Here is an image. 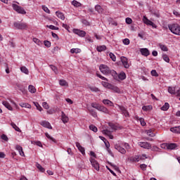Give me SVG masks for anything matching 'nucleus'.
<instances>
[{
  "label": "nucleus",
  "mask_w": 180,
  "mask_h": 180,
  "mask_svg": "<svg viewBox=\"0 0 180 180\" xmlns=\"http://www.w3.org/2000/svg\"><path fill=\"white\" fill-rule=\"evenodd\" d=\"M108 126L110 127L112 130H117V129H118L117 125H116L115 124H113L112 122L108 123Z\"/></svg>",
  "instance_id": "obj_38"
},
{
  "label": "nucleus",
  "mask_w": 180,
  "mask_h": 180,
  "mask_svg": "<svg viewBox=\"0 0 180 180\" xmlns=\"http://www.w3.org/2000/svg\"><path fill=\"white\" fill-rule=\"evenodd\" d=\"M168 92H169V94H171L172 95H176V91H175V87L169 86L168 88Z\"/></svg>",
  "instance_id": "obj_31"
},
{
  "label": "nucleus",
  "mask_w": 180,
  "mask_h": 180,
  "mask_svg": "<svg viewBox=\"0 0 180 180\" xmlns=\"http://www.w3.org/2000/svg\"><path fill=\"white\" fill-rule=\"evenodd\" d=\"M124 147L126 148V150H130V145H129V143H124Z\"/></svg>",
  "instance_id": "obj_63"
},
{
  "label": "nucleus",
  "mask_w": 180,
  "mask_h": 180,
  "mask_svg": "<svg viewBox=\"0 0 180 180\" xmlns=\"http://www.w3.org/2000/svg\"><path fill=\"white\" fill-rule=\"evenodd\" d=\"M170 131L180 134V126L170 128Z\"/></svg>",
  "instance_id": "obj_22"
},
{
  "label": "nucleus",
  "mask_w": 180,
  "mask_h": 180,
  "mask_svg": "<svg viewBox=\"0 0 180 180\" xmlns=\"http://www.w3.org/2000/svg\"><path fill=\"white\" fill-rule=\"evenodd\" d=\"M115 150L119 151V153H120L121 154H126V149H124V148L121 147L120 145L115 144Z\"/></svg>",
  "instance_id": "obj_11"
},
{
  "label": "nucleus",
  "mask_w": 180,
  "mask_h": 180,
  "mask_svg": "<svg viewBox=\"0 0 180 180\" xmlns=\"http://www.w3.org/2000/svg\"><path fill=\"white\" fill-rule=\"evenodd\" d=\"M97 51H98L99 53L102 52V51H105V50H106V46L103 45V46H98L96 48Z\"/></svg>",
  "instance_id": "obj_30"
},
{
  "label": "nucleus",
  "mask_w": 180,
  "mask_h": 180,
  "mask_svg": "<svg viewBox=\"0 0 180 180\" xmlns=\"http://www.w3.org/2000/svg\"><path fill=\"white\" fill-rule=\"evenodd\" d=\"M91 106L93 108H94V109H97L98 110V108L99 107V104H97L96 103H91Z\"/></svg>",
  "instance_id": "obj_61"
},
{
  "label": "nucleus",
  "mask_w": 180,
  "mask_h": 180,
  "mask_svg": "<svg viewBox=\"0 0 180 180\" xmlns=\"http://www.w3.org/2000/svg\"><path fill=\"white\" fill-rule=\"evenodd\" d=\"M88 88L90 89V91H91V92H99L101 91L98 87L95 86L88 85Z\"/></svg>",
  "instance_id": "obj_26"
},
{
  "label": "nucleus",
  "mask_w": 180,
  "mask_h": 180,
  "mask_svg": "<svg viewBox=\"0 0 180 180\" xmlns=\"http://www.w3.org/2000/svg\"><path fill=\"white\" fill-rule=\"evenodd\" d=\"M142 109L145 110V112H148V110H151L153 107L151 105H144L142 107Z\"/></svg>",
  "instance_id": "obj_41"
},
{
  "label": "nucleus",
  "mask_w": 180,
  "mask_h": 180,
  "mask_svg": "<svg viewBox=\"0 0 180 180\" xmlns=\"http://www.w3.org/2000/svg\"><path fill=\"white\" fill-rule=\"evenodd\" d=\"M15 150L19 152V154L21 155V157H25V152H23V148H22V146L19 145L15 146Z\"/></svg>",
  "instance_id": "obj_15"
},
{
  "label": "nucleus",
  "mask_w": 180,
  "mask_h": 180,
  "mask_svg": "<svg viewBox=\"0 0 180 180\" xmlns=\"http://www.w3.org/2000/svg\"><path fill=\"white\" fill-rule=\"evenodd\" d=\"M32 144H36V146H38V147H43V145L40 141L32 142Z\"/></svg>",
  "instance_id": "obj_53"
},
{
  "label": "nucleus",
  "mask_w": 180,
  "mask_h": 180,
  "mask_svg": "<svg viewBox=\"0 0 180 180\" xmlns=\"http://www.w3.org/2000/svg\"><path fill=\"white\" fill-rule=\"evenodd\" d=\"M70 53L72 54H78V53H81V49H72L70 50Z\"/></svg>",
  "instance_id": "obj_36"
},
{
  "label": "nucleus",
  "mask_w": 180,
  "mask_h": 180,
  "mask_svg": "<svg viewBox=\"0 0 180 180\" xmlns=\"http://www.w3.org/2000/svg\"><path fill=\"white\" fill-rule=\"evenodd\" d=\"M89 161L96 171H99V163L94 158H90Z\"/></svg>",
  "instance_id": "obj_6"
},
{
  "label": "nucleus",
  "mask_w": 180,
  "mask_h": 180,
  "mask_svg": "<svg viewBox=\"0 0 180 180\" xmlns=\"http://www.w3.org/2000/svg\"><path fill=\"white\" fill-rule=\"evenodd\" d=\"M61 120L64 124L68 123V120H70V119L67 117V115H65V113H64V112H62Z\"/></svg>",
  "instance_id": "obj_19"
},
{
  "label": "nucleus",
  "mask_w": 180,
  "mask_h": 180,
  "mask_svg": "<svg viewBox=\"0 0 180 180\" xmlns=\"http://www.w3.org/2000/svg\"><path fill=\"white\" fill-rule=\"evenodd\" d=\"M42 106L44 108V109H49V103H47V102L42 103Z\"/></svg>",
  "instance_id": "obj_60"
},
{
  "label": "nucleus",
  "mask_w": 180,
  "mask_h": 180,
  "mask_svg": "<svg viewBox=\"0 0 180 180\" xmlns=\"http://www.w3.org/2000/svg\"><path fill=\"white\" fill-rule=\"evenodd\" d=\"M139 122H140V123H141V126H146V121H144V118H140L139 119Z\"/></svg>",
  "instance_id": "obj_57"
},
{
  "label": "nucleus",
  "mask_w": 180,
  "mask_h": 180,
  "mask_svg": "<svg viewBox=\"0 0 180 180\" xmlns=\"http://www.w3.org/2000/svg\"><path fill=\"white\" fill-rule=\"evenodd\" d=\"M138 145L142 148H146V150H151V143L148 142H139Z\"/></svg>",
  "instance_id": "obj_7"
},
{
  "label": "nucleus",
  "mask_w": 180,
  "mask_h": 180,
  "mask_svg": "<svg viewBox=\"0 0 180 180\" xmlns=\"http://www.w3.org/2000/svg\"><path fill=\"white\" fill-rule=\"evenodd\" d=\"M95 9L96 12H98V13H102V12H103V8H102V6H101L100 5H96L95 6Z\"/></svg>",
  "instance_id": "obj_33"
},
{
  "label": "nucleus",
  "mask_w": 180,
  "mask_h": 180,
  "mask_svg": "<svg viewBox=\"0 0 180 180\" xmlns=\"http://www.w3.org/2000/svg\"><path fill=\"white\" fill-rule=\"evenodd\" d=\"M141 54L142 56H144L145 57H148V55L150 54V51L147 48L141 49Z\"/></svg>",
  "instance_id": "obj_17"
},
{
  "label": "nucleus",
  "mask_w": 180,
  "mask_h": 180,
  "mask_svg": "<svg viewBox=\"0 0 180 180\" xmlns=\"http://www.w3.org/2000/svg\"><path fill=\"white\" fill-rule=\"evenodd\" d=\"M59 84L61 86H68V82H67V81L64 80V79H60L59 81Z\"/></svg>",
  "instance_id": "obj_35"
},
{
  "label": "nucleus",
  "mask_w": 180,
  "mask_h": 180,
  "mask_svg": "<svg viewBox=\"0 0 180 180\" xmlns=\"http://www.w3.org/2000/svg\"><path fill=\"white\" fill-rule=\"evenodd\" d=\"M72 5H73V6H75L76 8H79V6H81V3L77 1L76 0H74L72 1Z\"/></svg>",
  "instance_id": "obj_40"
},
{
  "label": "nucleus",
  "mask_w": 180,
  "mask_h": 180,
  "mask_svg": "<svg viewBox=\"0 0 180 180\" xmlns=\"http://www.w3.org/2000/svg\"><path fill=\"white\" fill-rule=\"evenodd\" d=\"M36 167L41 172H44V171H46V169L39 163H37Z\"/></svg>",
  "instance_id": "obj_43"
},
{
  "label": "nucleus",
  "mask_w": 180,
  "mask_h": 180,
  "mask_svg": "<svg viewBox=\"0 0 180 180\" xmlns=\"http://www.w3.org/2000/svg\"><path fill=\"white\" fill-rule=\"evenodd\" d=\"M42 9L43 11H44V12H46V13H50V10L49 9V8H47V6H42Z\"/></svg>",
  "instance_id": "obj_55"
},
{
  "label": "nucleus",
  "mask_w": 180,
  "mask_h": 180,
  "mask_svg": "<svg viewBox=\"0 0 180 180\" xmlns=\"http://www.w3.org/2000/svg\"><path fill=\"white\" fill-rule=\"evenodd\" d=\"M140 168L143 171H146V169H147V165L146 164H141L140 165Z\"/></svg>",
  "instance_id": "obj_56"
},
{
  "label": "nucleus",
  "mask_w": 180,
  "mask_h": 180,
  "mask_svg": "<svg viewBox=\"0 0 180 180\" xmlns=\"http://www.w3.org/2000/svg\"><path fill=\"white\" fill-rule=\"evenodd\" d=\"M119 109L121 110L122 114L124 115L126 117H130V114L129 113V111H127V109L124 108V106H119Z\"/></svg>",
  "instance_id": "obj_9"
},
{
  "label": "nucleus",
  "mask_w": 180,
  "mask_h": 180,
  "mask_svg": "<svg viewBox=\"0 0 180 180\" xmlns=\"http://www.w3.org/2000/svg\"><path fill=\"white\" fill-rule=\"evenodd\" d=\"M13 8L15 12H18V13H21L22 15H26V11L21 6H18V4H12Z\"/></svg>",
  "instance_id": "obj_5"
},
{
  "label": "nucleus",
  "mask_w": 180,
  "mask_h": 180,
  "mask_svg": "<svg viewBox=\"0 0 180 180\" xmlns=\"http://www.w3.org/2000/svg\"><path fill=\"white\" fill-rule=\"evenodd\" d=\"M122 43L125 44V46H129L130 44V39L126 38L122 41Z\"/></svg>",
  "instance_id": "obj_50"
},
{
  "label": "nucleus",
  "mask_w": 180,
  "mask_h": 180,
  "mask_svg": "<svg viewBox=\"0 0 180 180\" xmlns=\"http://www.w3.org/2000/svg\"><path fill=\"white\" fill-rule=\"evenodd\" d=\"M109 56H110V58H111V60H112V61H116V56H115V54H113V53H109Z\"/></svg>",
  "instance_id": "obj_49"
},
{
  "label": "nucleus",
  "mask_w": 180,
  "mask_h": 180,
  "mask_svg": "<svg viewBox=\"0 0 180 180\" xmlns=\"http://www.w3.org/2000/svg\"><path fill=\"white\" fill-rule=\"evenodd\" d=\"M41 126H43V127H46V129H53V127H51V124L50 122L47 121H41L40 122Z\"/></svg>",
  "instance_id": "obj_14"
},
{
  "label": "nucleus",
  "mask_w": 180,
  "mask_h": 180,
  "mask_svg": "<svg viewBox=\"0 0 180 180\" xmlns=\"http://www.w3.org/2000/svg\"><path fill=\"white\" fill-rule=\"evenodd\" d=\"M103 133L106 136H108L109 139L113 140V135H112V131H109L108 129H103Z\"/></svg>",
  "instance_id": "obj_20"
},
{
  "label": "nucleus",
  "mask_w": 180,
  "mask_h": 180,
  "mask_svg": "<svg viewBox=\"0 0 180 180\" xmlns=\"http://www.w3.org/2000/svg\"><path fill=\"white\" fill-rule=\"evenodd\" d=\"M121 61H122L124 68H129V67H130V65L129 64V62L127 61V58H126L124 56H122Z\"/></svg>",
  "instance_id": "obj_12"
},
{
  "label": "nucleus",
  "mask_w": 180,
  "mask_h": 180,
  "mask_svg": "<svg viewBox=\"0 0 180 180\" xmlns=\"http://www.w3.org/2000/svg\"><path fill=\"white\" fill-rule=\"evenodd\" d=\"M151 75H153V77H158V73H157L155 70H153L151 71Z\"/></svg>",
  "instance_id": "obj_59"
},
{
  "label": "nucleus",
  "mask_w": 180,
  "mask_h": 180,
  "mask_svg": "<svg viewBox=\"0 0 180 180\" xmlns=\"http://www.w3.org/2000/svg\"><path fill=\"white\" fill-rule=\"evenodd\" d=\"M35 106L37 110H39V112H41V110H43V108H41V106L40 105V104H39V103H36Z\"/></svg>",
  "instance_id": "obj_54"
},
{
  "label": "nucleus",
  "mask_w": 180,
  "mask_h": 180,
  "mask_svg": "<svg viewBox=\"0 0 180 180\" xmlns=\"http://www.w3.org/2000/svg\"><path fill=\"white\" fill-rule=\"evenodd\" d=\"M125 22L127 25H131V23H133V20H131L130 18H127L125 19Z\"/></svg>",
  "instance_id": "obj_52"
},
{
  "label": "nucleus",
  "mask_w": 180,
  "mask_h": 180,
  "mask_svg": "<svg viewBox=\"0 0 180 180\" xmlns=\"http://www.w3.org/2000/svg\"><path fill=\"white\" fill-rule=\"evenodd\" d=\"M130 162H139L140 161V156L136 155L129 158Z\"/></svg>",
  "instance_id": "obj_21"
},
{
  "label": "nucleus",
  "mask_w": 180,
  "mask_h": 180,
  "mask_svg": "<svg viewBox=\"0 0 180 180\" xmlns=\"http://www.w3.org/2000/svg\"><path fill=\"white\" fill-rule=\"evenodd\" d=\"M46 137H47L49 140L53 141V143H57V141H56V139L53 138L49 133H45Z\"/></svg>",
  "instance_id": "obj_39"
},
{
  "label": "nucleus",
  "mask_w": 180,
  "mask_h": 180,
  "mask_svg": "<svg viewBox=\"0 0 180 180\" xmlns=\"http://www.w3.org/2000/svg\"><path fill=\"white\" fill-rule=\"evenodd\" d=\"M112 77L117 80L120 79L121 81H123L124 79H126V73L122 72L117 75L115 70H112Z\"/></svg>",
  "instance_id": "obj_4"
},
{
  "label": "nucleus",
  "mask_w": 180,
  "mask_h": 180,
  "mask_svg": "<svg viewBox=\"0 0 180 180\" xmlns=\"http://www.w3.org/2000/svg\"><path fill=\"white\" fill-rule=\"evenodd\" d=\"M97 110H99V112H103V113H105L106 115H109V110H108V108L103 105H98Z\"/></svg>",
  "instance_id": "obj_13"
},
{
  "label": "nucleus",
  "mask_w": 180,
  "mask_h": 180,
  "mask_svg": "<svg viewBox=\"0 0 180 180\" xmlns=\"http://www.w3.org/2000/svg\"><path fill=\"white\" fill-rule=\"evenodd\" d=\"M147 134L150 136V137H155V134H154L153 132V130L149 129L147 131Z\"/></svg>",
  "instance_id": "obj_45"
},
{
  "label": "nucleus",
  "mask_w": 180,
  "mask_h": 180,
  "mask_svg": "<svg viewBox=\"0 0 180 180\" xmlns=\"http://www.w3.org/2000/svg\"><path fill=\"white\" fill-rule=\"evenodd\" d=\"M167 150H175L178 145L176 143H167L166 145Z\"/></svg>",
  "instance_id": "obj_18"
},
{
  "label": "nucleus",
  "mask_w": 180,
  "mask_h": 180,
  "mask_svg": "<svg viewBox=\"0 0 180 180\" xmlns=\"http://www.w3.org/2000/svg\"><path fill=\"white\" fill-rule=\"evenodd\" d=\"M169 109V103H165L162 107H161V110L167 111Z\"/></svg>",
  "instance_id": "obj_34"
},
{
  "label": "nucleus",
  "mask_w": 180,
  "mask_h": 180,
  "mask_svg": "<svg viewBox=\"0 0 180 180\" xmlns=\"http://www.w3.org/2000/svg\"><path fill=\"white\" fill-rule=\"evenodd\" d=\"M87 110L89 112L90 115H91V116H93V117H96L97 113L95 110L89 107V108H87Z\"/></svg>",
  "instance_id": "obj_23"
},
{
  "label": "nucleus",
  "mask_w": 180,
  "mask_h": 180,
  "mask_svg": "<svg viewBox=\"0 0 180 180\" xmlns=\"http://www.w3.org/2000/svg\"><path fill=\"white\" fill-rule=\"evenodd\" d=\"M20 106H21V108H27V109H30L32 108V105H30V104L25 103H20Z\"/></svg>",
  "instance_id": "obj_37"
},
{
  "label": "nucleus",
  "mask_w": 180,
  "mask_h": 180,
  "mask_svg": "<svg viewBox=\"0 0 180 180\" xmlns=\"http://www.w3.org/2000/svg\"><path fill=\"white\" fill-rule=\"evenodd\" d=\"M44 44L46 47H51V43L49 41H44Z\"/></svg>",
  "instance_id": "obj_58"
},
{
  "label": "nucleus",
  "mask_w": 180,
  "mask_h": 180,
  "mask_svg": "<svg viewBox=\"0 0 180 180\" xmlns=\"http://www.w3.org/2000/svg\"><path fill=\"white\" fill-rule=\"evenodd\" d=\"M1 139L4 140V141H8V136L5 134L1 135Z\"/></svg>",
  "instance_id": "obj_62"
},
{
  "label": "nucleus",
  "mask_w": 180,
  "mask_h": 180,
  "mask_svg": "<svg viewBox=\"0 0 180 180\" xmlns=\"http://www.w3.org/2000/svg\"><path fill=\"white\" fill-rule=\"evenodd\" d=\"M20 71L22 72L26 75H29V70L27 69V68H26L25 66H22L20 68Z\"/></svg>",
  "instance_id": "obj_32"
},
{
  "label": "nucleus",
  "mask_w": 180,
  "mask_h": 180,
  "mask_svg": "<svg viewBox=\"0 0 180 180\" xmlns=\"http://www.w3.org/2000/svg\"><path fill=\"white\" fill-rule=\"evenodd\" d=\"M99 68L102 74H104L105 75H108V74H112V75H113V70H110L108 65H101Z\"/></svg>",
  "instance_id": "obj_2"
},
{
  "label": "nucleus",
  "mask_w": 180,
  "mask_h": 180,
  "mask_svg": "<svg viewBox=\"0 0 180 180\" xmlns=\"http://www.w3.org/2000/svg\"><path fill=\"white\" fill-rule=\"evenodd\" d=\"M89 129L90 130H92V131H94V133H96V131H98V128L94 124L90 125Z\"/></svg>",
  "instance_id": "obj_44"
},
{
  "label": "nucleus",
  "mask_w": 180,
  "mask_h": 180,
  "mask_svg": "<svg viewBox=\"0 0 180 180\" xmlns=\"http://www.w3.org/2000/svg\"><path fill=\"white\" fill-rule=\"evenodd\" d=\"M56 15L59 19H61V20H64V19H65V16H64V14L60 11H56Z\"/></svg>",
  "instance_id": "obj_27"
},
{
  "label": "nucleus",
  "mask_w": 180,
  "mask_h": 180,
  "mask_svg": "<svg viewBox=\"0 0 180 180\" xmlns=\"http://www.w3.org/2000/svg\"><path fill=\"white\" fill-rule=\"evenodd\" d=\"M159 46L162 51H168V47H167V46L160 44Z\"/></svg>",
  "instance_id": "obj_42"
},
{
  "label": "nucleus",
  "mask_w": 180,
  "mask_h": 180,
  "mask_svg": "<svg viewBox=\"0 0 180 180\" xmlns=\"http://www.w3.org/2000/svg\"><path fill=\"white\" fill-rule=\"evenodd\" d=\"M13 26L15 29H18L19 30H26V29H27V24L25 22H15Z\"/></svg>",
  "instance_id": "obj_3"
},
{
  "label": "nucleus",
  "mask_w": 180,
  "mask_h": 180,
  "mask_svg": "<svg viewBox=\"0 0 180 180\" xmlns=\"http://www.w3.org/2000/svg\"><path fill=\"white\" fill-rule=\"evenodd\" d=\"M46 27H49V29H51V30H58V27L51 25H46Z\"/></svg>",
  "instance_id": "obj_51"
},
{
  "label": "nucleus",
  "mask_w": 180,
  "mask_h": 180,
  "mask_svg": "<svg viewBox=\"0 0 180 180\" xmlns=\"http://www.w3.org/2000/svg\"><path fill=\"white\" fill-rule=\"evenodd\" d=\"M4 106H5V108H6V109H8V110H13V108H12V105H11V104H9V103H8V101H3L2 102Z\"/></svg>",
  "instance_id": "obj_25"
},
{
  "label": "nucleus",
  "mask_w": 180,
  "mask_h": 180,
  "mask_svg": "<svg viewBox=\"0 0 180 180\" xmlns=\"http://www.w3.org/2000/svg\"><path fill=\"white\" fill-rule=\"evenodd\" d=\"M50 68H51L52 71L55 72V74H58V69H57V67L51 65Z\"/></svg>",
  "instance_id": "obj_48"
},
{
  "label": "nucleus",
  "mask_w": 180,
  "mask_h": 180,
  "mask_svg": "<svg viewBox=\"0 0 180 180\" xmlns=\"http://www.w3.org/2000/svg\"><path fill=\"white\" fill-rule=\"evenodd\" d=\"M143 22L145 23V25H148L149 26H152V27H157V25L154 22H153L151 20H148L147 17L143 16Z\"/></svg>",
  "instance_id": "obj_8"
},
{
  "label": "nucleus",
  "mask_w": 180,
  "mask_h": 180,
  "mask_svg": "<svg viewBox=\"0 0 180 180\" xmlns=\"http://www.w3.org/2000/svg\"><path fill=\"white\" fill-rule=\"evenodd\" d=\"M28 91L31 94H36V87H34V86H33V85H30L28 86Z\"/></svg>",
  "instance_id": "obj_29"
},
{
  "label": "nucleus",
  "mask_w": 180,
  "mask_h": 180,
  "mask_svg": "<svg viewBox=\"0 0 180 180\" xmlns=\"http://www.w3.org/2000/svg\"><path fill=\"white\" fill-rule=\"evenodd\" d=\"M17 86L18 87L19 91L22 92V94H26V90L25 89V88L22 87V85L17 84Z\"/></svg>",
  "instance_id": "obj_46"
},
{
  "label": "nucleus",
  "mask_w": 180,
  "mask_h": 180,
  "mask_svg": "<svg viewBox=\"0 0 180 180\" xmlns=\"http://www.w3.org/2000/svg\"><path fill=\"white\" fill-rule=\"evenodd\" d=\"M103 103L104 105H108V106H113V102H112L111 101H110L108 99L103 100Z\"/></svg>",
  "instance_id": "obj_28"
},
{
  "label": "nucleus",
  "mask_w": 180,
  "mask_h": 180,
  "mask_svg": "<svg viewBox=\"0 0 180 180\" xmlns=\"http://www.w3.org/2000/svg\"><path fill=\"white\" fill-rule=\"evenodd\" d=\"M73 32L75 34H77L78 36H80V37H84V36L86 34V32L85 31L79 30L77 29L73 30Z\"/></svg>",
  "instance_id": "obj_10"
},
{
  "label": "nucleus",
  "mask_w": 180,
  "mask_h": 180,
  "mask_svg": "<svg viewBox=\"0 0 180 180\" xmlns=\"http://www.w3.org/2000/svg\"><path fill=\"white\" fill-rule=\"evenodd\" d=\"M162 58L164 61H165L166 63H169V57H168V55L167 54L162 55Z\"/></svg>",
  "instance_id": "obj_47"
},
{
  "label": "nucleus",
  "mask_w": 180,
  "mask_h": 180,
  "mask_svg": "<svg viewBox=\"0 0 180 180\" xmlns=\"http://www.w3.org/2000/svg\"><path fill=\"white\" fill-rule=\"evenodd\" d=\"M169 30L173 33V34H176L180 36V26L178 24H171L168 25Z\"/></svg>",
  "instance_id": "obj_1"
},
{
  "label": "nucleus",
  "mask_w": 180,
  "mask_h": 180,
  "mask_svg": "<svg viewBox=\"0 0 180 180\" xmlns=\"http://www.w3.org/2000/svg\"><path fill=\"white\" fill-rule=\"evenodd\" d=\"M147 158L146 155H139V160H146Z\"/></svg>",
  "instance_id": "obj_64"
},
{
  "label": "nucleus",
  "mask_w": 180,
  "mask_h": 180,
  "mask_svg": "<svg viewBox=\"0 0 180 180\" xmlns=\"http://www.w3.org/2000/svg\"><path fill=\"white\" fill-rule=\"evenodd\" d=\"M76 147H77L79 151H80L82 155H85V148L82 147L79 143H76Z\"/></svg>",
  "instance_id": "obj_16"
},
{
  "label": "nucleus",
  "mask_w": 180,
  "mask_h": 180,
  "mask_svg": "<svg viewBox=\"0 0 180 180\" xmlns=\"http://www.w3.org/2000/svg\"><path fill=\"white\" fill-rule=\"evenodd\" d=\"M11 126L15 130V131H18L19 133H22V130H20V128L19 127L16 126V124L15 122H11Z\"/></svg>",
  "instance_id": "obj_24"
}]
</instances>
